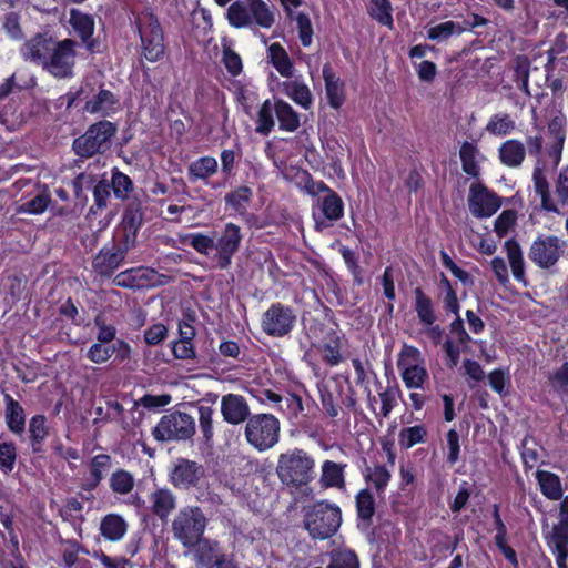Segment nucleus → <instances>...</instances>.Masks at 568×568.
<instances>
[{"instance_id":"nucleus-1","label":"nucleus","mask_w":568,"mask_h":568,"mask_svg":"<svg viewBox=\"0 0 568 568\" xmlns=\"http://www.w3.org/2000/svg\"><path fill=\"white\" fill-rule=\"evenodd\" d=\"M78 45L74 39L57 40L49 31H42L26 40L19 53L24 62L41 67L55 79H71Z\"/></svg>"},{"instance_id":"nucleus-2","label":"nucleus","mask_w":568,"mask_h":568,"mask_svg":"<svg viewBox=\"0 0 568 568\" xmlns=\"http://www.w3.org/2000/svg\"><path fill=\"white\" fill-rule=\"evenodd\" d=\"M141 41V53L151 63L163 59L165 38L163 28L153 9L149 6L131 11Z\"/></svg>"},{"instance_id":"nucleus-3","label":"nucleus","mask_w":568,"mask_h":568,"mask_svg":"<svg viewBox=\"0 0 568 568\" xmlns=\"http://www.w3.org/2000/svg\"><path fill=\"white\" fill-rule=\"evenodd\" d=\"M311 345L316 349L325 365L338 366L345 361L344 353L348 347V341L343 332L335 327H328L320 321H314L308 328Z\"/></svg>"},{"instance_id":"nucleus-4","label":"nucleus","mask_w":568,"mask_h":568,"mask_svg":"<svg viewBox=\"0 0 568 568\" xmlns=\"http://www.w3.org/2000/svg\"><path fill=\"white\" fill-rule=\"evenodd\" d=\"M116 132L118 125L114 122L106 119L99 120L72 141V151L80 159L103 155L111 150Z\"/></svg>"},{"instance_id":"nucleus-5","label":"nucleus","mask_w":568,"mask_h":568,"mask_svg":"<svg viewBox=\"0 0 568 568\" xmlns=\"http://www.w3.org/2000/svg\"><path fill=\"white\" fill-rule=\"evenodd\" d=\"M315 460L302 448H294L278 457L276 473L287 487L301 488L314 479Z\"/></svg>"},{"instance_id":"nucleus-6","label":"nucleus","mask_w":568,"mask_h":568,"mask_svg":"<svg viewBox=\"0 0 568 568\" xmlns=\"http://www.w3.org/2000/svg\"><path fill=\"white\" fill-rule=\"evenodd\" d=\"M342 524V510L335 504L318 501L305 514L304 527L313 539L333 537Z\"/></svg>"},{"instance_id":"nucleus-7","label":"nucleus","mask_w":568,"mask_h":568,"mask_svg":"<svg viewBox=\"0 0 568 568\" xmlns=\"http://www.w3.org/2000/svg\"><path fill=\"white\" fill-rule=\"evenodd\" d=\"M207 518L199 506L182 507L172 521V532L184 548L191 549L204 536Z\"/></svg>"},{"instance_id":"nucleus-8","label":"nucleus","mask_w":568,"mask_h":568,"mask_svg":"<svg viewBox=\"0 0 568 568\" xmlns=\"http://www.w3.org/2000/svg\"><path fill=\"white\" fill-rule=\"evenodd\" d=\"M281 423L272 414H253L246 422V442L258 452L273 448L280 440Z\"/></svg>"},{"instance_id":"nucleus-9","label":"nucleus","mask_w":568,"mask_h":568,"mask_svg":"<svg viewBox=\"0 0 568 568\" xmlns=\"http://www.w3.org/2000/svg\"><path fill=\"white\" fill-rule=\"evenodd\" d=\"M195 434L194 418L184 412L175 410L163 415L152 430L156 442H185Z\"/></svg>"},{"instance_id":"nucleus-10","label":"nucleus","mask_w":568,"mask_h":568,"mask_svg":"<svg viewBox=\"0 0 568 568\" xmlns=\"http://www.w3.org/2000/svg\"><path fill=\"white\" fill-rule=\"evenodd\" d=\"M132 245L123 240L113 236L106 242L92 258L93 272L101 278H111L114 273L125 263V258Z\"/></svg>"},{"instance_id":"nucleus-11","label":"nucleus","mask_w":568,"mask_h":568,"mask_svg":"<svg viewBox=\"0 0 568 568\" xmlns=\"http://www.w3.org/2000/svg\"><path fill=\"white\" fill-rule=\"evenodd\" d=\"M296 321L297 316L292 306L274 302L262 314L261 329L270 337L282 338L292 333Z\"/></svg>"},{"instance_id":"nucleus-12","label":"nucleus","mask_w":568,"mask_h":568,"mask_svg":"<svg viewBox=\"0 0 568 568\" xmlns=\"http://www.w3.org/2000/svg\"><path fill=\"white\" fill-rule=\"evenodd\" d=\"M568 242L557 235H538L530 244L528 258L539 268L554 267L565 255Z\"/></svg>"},{"instance_id":"nucleus-13","label":"nucleus","mask_w":568,"mask_h":568,"mask_svg":"<svg viewBox=\"0 0 568 568\" xmlns=\"http://www.w3.org/2000/svg\"><path fill=\"white\" fill-rule=\"evenodd\" d=\"M420 361L419 349L412 345L405 344L398 354L397 367L408 389L423 388L428 379V372L419 364Z\"/></svg>"},{"instance_id":"nucleus-14","label":"nucleus","mask_w":568,"mask_h":568,"mask_svg":"<svg viewBox=\"0 0 568 568\" xmlns=\"http://www.w3.org/2000/svg\"><path fill=\"white\" fill-rule=\"evenodd\" d=\"M169 277L146 266L131 267L116 274L113 284L129 290H144L165 285Z\"/></svg>"},{"instance_id":"nucleus-15","label":"nucleus","mask_w":568,"mask_h":568,"mask_svg":"<svg viewBox=\"0 0 568 568\" xmlns=\"http://www.w3.org/2000/svg\"><path fill=\"white\" fill-rule=\"evenodd\" d=\"M243 240L241 227L232 222L224 225L221 234L215 239V267L227 270L232 264V258L240 250Z\"/></svg>"},{"instance_id":"nucleus-16","label":"nucleus","mask_w":568,"mask_h":568,"mask_svg":"<svg viewBox=\"0 0 568 568\" xmlns=\"http://www.w3.org/2000/svg\"><path fill=\"white\" fill-rule=\"evenodd\" d=\"M204 476L205 469L202 464L180 457L169 473V481L179 490H190L197 488Z\"/></svg>"},{"instance_id":"nucleus-17","label":"nucleus","mask_w":568,"mask_h":568,"mask_svg":"<svg viewBox=\"0 0 568 568\" xmlns=\"http://www.w3.org/2000/svg\"><path fill=\"white\" fill-rule=\"evenodd\" d=\"M468 206L478 219L493 216L501 206L500 197L486 185L474 183L469 189Z\"/></svg>"},{"instance_id":"nucleus-18","label":"nucleus","mask_w":568,"mask_h":568,"mask_svg":"<svg viewBox=\"0 0 568 568\" xmlns=\"http://www.w3.org/2000/svg\"><path fill=\"white\" fill-rule=\"evenodd\" d=\"M69 23L89 53L93 54L100 52V42L98 39L93 38L95 22L92 14L73 8L70 10Z\"/></svg>"},{"instance_id":"nucleus-19","label":"nucleus","mask_w":568,"mask_h":568,"mask_svg":"<svg viewBox=\"0 0 568 568\" xmlns=\"http://www.w3.org/2000/svg\"><path fill=\"white\" fill-rule=\"evenodd\" d=\"M567 119L559 110L547 123V132L552 142L546 148L548 158L552 161L554 168H557L561 161L564 144L567 134Z\"/></svg>"},{"instance_id":"nucleus-20","label":"nucleus","mask_w":568,"mask_h":568,"mask_svg":"<svg viewBox=\"0 0 568 568\" xmlns=\"http://www.w3.org/2000/svg\"><path fill=\"white\" fill-rule=\"evenodd\" d=\"M143 223V209L139 201L130 202L123 211L121 221V231L115 235L132 245L136 244L138 233Z\"/></svg>"},{"instance_id":"nucleus-21","label":"nucleus","mask_w":568,"mask_h":568,"mask_svg":"<svg viewBox=\"0 0 568 568\" xmlns=\"http://www.w3.org/2000/svg\"><path fill=\"white\" fill-rule=\"evenodd\" d=\"M221 414L223 419L231 425H239L247 422L252 416L245 397L233 393L222 396Z\"/></svg>"},{"instance_id":"nucleus-22","label":"nucleus","mask_w":568,"mask_h":568,"mask_svg":"<svg viewBox=\"0 0 568 568\" xmlns=\"http://www.w3.org/2000/svg\"><path fill=\"white\" fill-rule=\"evenodd\" d=\"M322 75L328 105L334 110H339L346 101L345 82L335 72L329 62L324 63Z\"/></svg>"},{"instance_id":"nucleus-23","label":"nucleus","mask_w":568,"mask_h":568,"mask_svg":"<svg viewBox=\"0 0 568 568\" xmlns=\"http://www.w3.org/2000/svg\"><path fill=\"white\" fill-rule=\"evenodd\" d=\"M219 171V163L214 156L203 155L192 161L187 165L186 178L190 183L202 181L204 185L211 189H217L220 183H212L210 179Z\"/></svg>"},{"instance_id":"nucleus-24","label":"nucleus","mask_w":568,"mask_h":568,"mask_svg":"<svg viewBox=\"0 0 568 568\" xmlns=\"http://www.w3.org/2000/svg\"><path fill=\"white\" fill-rule=\"evenodd\" d=\"M83 110L90 114L110 116L121 110L120 98L112 91L101 88L97 94L85 102Z\"/></svg>"},{"instance_id":"nucleus-25","label":"nucleus","mask_w":568,"mask_h":568,"mask_svg":"<svg viewBox=\"0 0 568 568\" xmlns=\"http://www.w3.org/2000/svg\"><path fill=\"white\" fill-rule=\"evenodd\" d=\"M356 521L361 531H367L373 527V518L376 513V501L368 488L361 489L355 496Z\"/></svg>"},{"instance_id":"nucleus-26","label":"nucleus","mask_w":568,"mask_h":568,"mask_svg":"<svg viewBox=\"0 0 568 568\" xmlns=\"http://www.w3.org/2000/svg\"><path fill=\"white\" fill-rule=\"evenodd\" d=\"M532 183L536 195L540 197V207L545 212L559 214L560 211L550 195V185L545 174L544 166L537 161L532 170Z\"/></svg>"},{"instance_id":"nucleus-27","label":"nucleus","mask_w":568,"mask_h":568,"mask_svg":"<svg viewBox=\"0 0 568 568\" xmlns=\"http://www.w3.org/2000/svg\"><path fill=\"white\" fill-rule=\"evenodd\" d=\"M4 420L8 429L21 437L26 432V414L22 405L10 394H4Z\"/></svg>"},{"instance_id":"nucleus-28","label":"nucleus","mask_w":568,"mask_h":568,"mask_svg":"<svg viewBox=\"0 0 568 568\" xmlns=\"http://www.w3.org/2000/svg\"><path fill=\"white\" fill-rule=\"evenodd\" d=\"M129 525L120 514L110 513L102 517L100 521L101 536L111 542H118L123 539L128 532Z\"/></svg>"},{"instance_id":"nucleus-29","label":"nucleus","mask_w":568,"mask_h":568,"mask_svg":"<svg viewBox=\"0 0 568 568\" xmlns=\"http://www.w3.org/2000/svg\"><path fill=\"white\" fill-rule=\"evenodd\" d=\"M324 194L318 199V207L323 217L329 222H336L344 215V202L341 195L327 185V191H321Z\"/></svg>"},{"instance_id":"nucleus-30","label":"nucleus","mask_w":568,"mask_h":568,"mask_svg":"<svg viewBox=\"0 0 568 568\" xmlns=\"http://www.w3.org/2000/svg\"><path fill=\"white\" fill-rule=\"evenodd\" d=\"M498 158L507 168H519L526 158L525 144L517 139H509L498 148Z\"/></svg>"},{"instance_id":"nucleus-31","label":"nucleus","mask_w":568,"mask_h":568,"mask_svg":"<svg viewBox=\"0 0 568 568\" xmlns=\"http://www.w3.org/2000/svg\"><path fill=\"white\" fill-rule=\"evenodd\" d=\"M149 499L152 513L161 520H166L176 507V496L166 487L152 491Z\"/></svg>"},{"instance_id":"nucleus-32","label":"nucleus","mask_w":568,"mask_h":568,"mask_svg":"<svg viewBox=\"0 0 568 568\" xmlns=\"http://www.w3.org/2000/svg\"><path fill=\"white\" fill-rule=\"evenodd\" d=\"M535 478L545 498L549 500H560L564 497L561 479L557 474L538 469L535 474Z\"/></svg>"},{"instance_id":"nucleus-33","label":"nucleus","mask_w":568,"mask_h":568,"mask_svg":"<svg viewBox=\"0 0 568 568\" xmlns=\"http://www.w3.org/2000/svg\"><path fill=\"white\" fill-rule=\"evenodd\" d=\"M414 311L423 326H432L436 323L437 316L433 300L423 291L422 287L414 290Z\"/></svg>"},{"instance_id":"nucleus-34","label":"nucleus","mask_w":568,"mask_h":568,"mask_svg":"<svg viewBox=\"0 0 568 568\" xmlns=\"http://www.w3.org/2000/svg\"><path fill=\"white\" fill-rule=\"evenodd\" d=\"M29 442L33 454H42L43 443L49 435L47 417L42 414L32 416L28 425Z\"/></svg>"},{"instance_id":"nucleus-35","label":"nucleus","mask_w":568,"mask_h":568,"mask_svg":"<svg viewBox=\"0 0 568 568\" xmlns=\"http://www.w3.org/2000/svg\"><path fill=\"white\" fill-rule=\"evenodd\" d=\"M191 549L194 550L196 565L205 568H213L215 558L220 556L219 541L205 538L204 536Z\"/></svg>"},{"instance_id":"nucleus-36","label":"nucleus","mask_w":568,"mask_h":568,"mask_svg":"<svg viewBox=\"0 0 568 568\" xmlns=\"http://www.w3.org/2000/svg\"><path fill=\"white\" fill-rule=\"evenodd\" d=\"M282 92L294 103L310 110L313 104V95L310 88L298 80H286L281 85Z\"/></svg>"},{"instance_id":"nucleus-37","label":"nucleus","mask_w":568,"mask_h":568,"mask_svg":"<svg viewBox=\"0 0 568 568\" xmlns=\"http://www.w3.org/2000/svg\"><path fill=\"white\" fill-rule=\"evenodd\" d=\"M267 57L273 68L284 78H292L294 74V64L280 42H274L267 48Z\"/></svg>"},{"instance_id":"nucleus-38","label":"nucleus","mask_w":568,"mask_h":568,"mask_svg":"<svg viewBox=\"0 0 568 568\" xmlns=\"http://www.w3.org/2000/svg\"><path fill=\"white\" fill-rule=\"evenodd\" d=\"M275 116L281 131L295 132L301 125L300 114L283 99H275Z\"/></svg>"},{"instance_id":"nucleus-39","label":"nucleus","mask_w":568,"mask_h":568,"mask_svg":"<svg viewBox=\"0 0 568 568\" xmlns=\"http://www.w3.org/2000/svg\"><path fill=\"white\" fill-rule=\"evenodd\" d=\"M253 190L247 185L236 186L224 196L226 209H231L239 215L247 213V209L252 202Z\"/></svg>"},{"instance_id":"nucleus-40","label":"nucleus","mask_w":568,"mask_h":568,"mask_svg":"<svg viewBox=\"0 0 568 568\" xmlns=\"http://www.w3.org/2000/svg\"><path fill=\"white\" fill-rule=\"evenodd\" d=\"M226 19L229 24L235 29L251 27L254 21L253 14L250 10V4L241 0L231 3L226 10Z\"/></svg>"},{"instance_id":"nucleus-41","label":"nucleus","mask_w":568,"mask_h":568,"mask_svg":"<svg viewBox=\"0 0 568 568\" xmlns=\"http://www.w3.org/2000/svg\"><path fill=\"white\" fill-rule=\"evenodd\" d=\"M345 467L346 465L333 460H325L322 464V486L325 488H343L345 486Z\"/></svg>"},{"instance_id":"nucleus-42","label":"nucleus","mask_w":568,"mask_h":568,"mask_svg":"<svg viewBox=\"0 0 568 568\" xmlns=\"http://www.w3.org/2000/svg\"><path fill=\"white\" fill-rule=\"evenodd\" d=\"M275 114V100L272 102L270 99H266L260 106L256 116V128L255 131L264 136H267L275 126L274 121Z\"/></svg>"},{"instance_id":"nucleus-43","label":"nucleus","mask_w":568,"mask_h":568,"mask_svg":"<svg viewBox=\"0 0 568 568\" xmlns=\"http://www.w3.org/2000/svg\"><path fill=\"white\" fill-rule=\"evenodd\" d=\"M428 432L424 424L404 427L398 434V444L403 449H409L417 444H424L427 440Z\"/></svg>"},{"instance_id":"nucleus-44","label":"nucleus","mask_w":568,"mask_h":568,"mask_svg":"<svg viewBox=\"0 0 568 568\" xmlns=\"http://www.w3.org/2000/svg\"><path fill=\"white\" fill-rule=\"evenodd\" d=\"M232 87L235 101L242 106L244 113L250 114L257 100L256 91L252 89L250 83L241 80H234Z\"/></svg>"},{"instance_id":"nucleus-45","label":"nucleus","mask_w":568,"mask_h":568,"mask_svg":"<svg viewBox=\"0 0 568 568\" xmlns=\"http://www.w3.org/2000/svg\"><path fill=\"white\" fill-rule=\"evenodd\" d=\"M514 73L513 81L517 84L518 89L526 95H530L529 89V73L530 60L526 55H517L514 59Z\"/></svg>"},{"instance_id":"nucleus-46","label":"nucleus","mask_w":568,"mask_h":568,"mask_svg":"<svg viewBox=\"0 0 568 568\" xmlns=\"http://www.w3.org/2000/svg\"><path fill=\"white\" fill-rule=\"evenodd\" d=\"M92 193L94 203L90 207L89 213L97 215L100 214L108 206V201L111 196V185L106 179L97 180L92 185Z\"/></svg>"},{"instance_id":"nucleus-47","label":"nucleus","mask_w":568,"mask_h":568,"mask_svg":"<svg viewBox=\"0 0 568 568\" xmlns=\"http://www.w3.org/2000/svg\"><path fill=\"white\" fill-rule=\"evenodd\" d=\"M477 153L476 145L468 141H465L459 150L463 171L471 178H477L480 173V168L476 161Z\"/></svg>"},{"instance_id":"nucleus-48","label":"nucleus","mask_w":568,"mask_h":568,"mask_svg":"<svg viewBox=\"0 0 568 568\" xmlns=\"http://www.w3.org/2000/svg\"><path fill=\"white\" fill-rule=\"evenodd\" d=\"M248 4L255 24L270 29L275 23V14L264 0H248Z\"/></svg>"},{"instance_id":"nucleus-49","label":"nucleus","mask_w":568,"mask_h":568,"mask_svg":"<svg viewBox=\"0 0 568 568\" xmlns=\"http://www.w3.org/2000/svg\"><path fill=\"white\" fill-rule=\"evenodd\" d=\"M364 478L366 483L373 485L377 494H384L392 475L385 465H375L374 467L366 468Z\"/></svg>"},{"instance_id":"nucleus-50","label":"nucleus","mask_w":568,"mask_h":568,"mask_svg":"<svg viewBox=\"0 0 568 568\" xmlns=\"http://www.w3.org/2000/svg\"><path fill=\"white\" fill-rule=\"evenodd\" d=\"M135 480L133 475L122 468L113 471L109 479L110 489L116 495H126L134 488Z\"/></svg>"},{"instance_id":"nucleus-51","label":"nucleus","mask_w":568,"mask_h":568,"mask_svg":"<svg viewBox=\"0 0 568 568\" xmlns=\"http://www.w3.org/2000/svg\"><path fill=\"white\" fill-rule=\"evenodd\" d=\"M295 179L296 186L311 196H317L321 191H327V184L324 181H315L305 169H298Z\"/></svg>"},{"instance_id":"nucleus-52","label":"nucleus","mask_w":568,"mask_h":568,"mask_svg":"<svg viewBox=\"0 0 568 568\" xmlns=\"http://www.w3.org/2000/svg\"><path fill=\"white\" fill-rule=\"evenodd\" d=\"M515 129V121L508 113H496L493 114L487 124L486 131L496 136H505L510 134Z\"/></svg>"},{"instance_id":"nucleus-53","label":"nucleus","mask_w":568,"mask_h":568,"mask_svg":"<svg viewBox=\"0 0 568 568\" xmlns=\"http://www.w3.org/2000/svg\"><path fill=\"white\" fill-rule=\"evenodd\" d=\"M199 413V428L202 434V440L206 446L213 445L214 426L213 415L214 409L211 406L201 405L197 407Z\"/></svg>"},{"instance_id":"nucleus-54","label":"nucleus","mask_w":568,"mask_h":568,"mask_svg":"<svg viewBox=\"0 0 568 568\" xmlns=\"http://www.w3.org/2000/svg\"><path fill=\"white\" fill-rule=\"evenodd\" d=\"M392 10L389 0H371L367 8V12L372 19L387 27H392L394 22Z\"/></svg>"},{"instance_id":"nucleus-55","label":"nucleus","mask_w":568,"mask_h":568,"mask_svg":"<svg viewBox=\"0 0 568 568\" xmlns=\"http://www.w3.org/2000/svg\"><path fill=\"white\" fill-rule=\"evenodd\" d=\"M114 196L120 200H125L133 191V182L131 178L120 171L118 168L112 170L111 182H109Z\"/></svg>"},{"instance_id":"nucleus-56","label":"nucleus","mask_w":568,"mask_h":568,"mask_svg":"<svg viewBox=\"0 0 568 568\" xmlns=\"http://www.w3.org/2000/svg\"><path fill=\"white\" fill-rule=\"evenodd\" d=\"M278 412H282L291 422H296L304 414V404L300 395L295 393H288L284 396L282 405L278 406Z\"/></svg>"},{"instance_id":"nucleus-57","label":"nucleus","mask_w":568,"mask_h":568,"mask_svg":"<svg viewBox=\"0 0 568 568\" xmlns=\"http://www.w3.org/2000/svg\"><path fill=\"white\" fill-rule=\"evenodd\" d=\"M17 446L13 442H6L0 439V471L9 475L16 467L17 463Z\"/></svg>"},{"instance_id":"nucleus-58","label":"nucleus","mask_w":568,"mask_h":568,"mask_svg":"<svg viewBox=\"0 0 568 568\" xmlns=\"http://www.w3.org/2000/svg\"><path fill=\"white\" fill-rule=\"evenodd\" d=\"M95 183V175L91 173H79L72 181V191L78 203L84 205L88 202V197L84 194L85 190H91Z\"/></svg>"},{"instance_id":"nucleus-59","label":"nucleus","mask_w":568,"mask_h":568,"mask_svg":"<svg viewBox=\"0 0 568 568\" xmlns=\"http://www.w3.org/2000/svg\"><path fill=\"white\" fill-rule=\"evenodd\" d=\"M61 542L64 546L62 549L64 568H72L78 562L80 552L88 554V550L75 539H67Z\"/></svg>"},{"instance_id":"nucleus-60","label":"nucleus","mask_w":568,"mask_h":568,"mask_svg":"<svg viewBox=\"0 0 568 568\" xmlns=\"http://www.w3.org/2000/svg\"><path fill=\"white\" fill-rule=\"evenodd\" d=\"M327 568H359V559L352 549H344L332 555Z\"/></svg>"},{"instance_id":"nucleus-61","label":"nucleus","mask_w":568,"mask_h":568,"mask_svg":"<svg viewBox=\"0 0 568 568\" xmlns=\"http://www.w3.org/2000/svg\"><path fill=\"white\" fill-rule=\"evenodd\" d=\"M546 544L551 551L568 549V528L555 524L546 536Z\"/></svg>"},{"instance_id":"nucleus-62","label":"nucleus","mask_w":568,"mask_h":568,"mask_svg":"<svg viewBox=\"0 0 568 568\" xmlns=\"http://www.w3.org/2000/svg\"><path fill=\"white\" fill-rule=\"evenodd\" d=\"M3 290L13 303L19 302L26 290V281L22 276L12 274L3 278Z\"/></svg>"},{"instance_id":"nucleus-63","label":"nucleus","mask_w":568,"mask_h":568,"mask_svg":"<svg viewBox=\"0 0 568 568\" xmlns=\"http://www.w3.org/2000/svg\"><path fill=\"white\" fill-rule=\"evenodd\" d=\"M222 63L232 77H239L243 72V61L241 55L230 47H224L222 51Z\"/></svg>"},{"instance_id":"nucleus-64","label":"nucleus","mask_w":568,"mask_h":568,"mask_svg":"<svg viewBox=\"0 0 568 568\" xmlns=\"http://www.w3.org/2000/svg\"><path fill=\"white\" fill-rule=\"evenodd\" d=\"M517 222V212L515 210H504L494 222V231L501 239Z\"/></svg>"}]
</instances>
